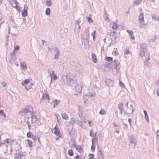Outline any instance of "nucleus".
<instances>
[{
    "mask_svg": "<svg viewBox=\"0 0 159 159\" xmlns=\"http://www.w3.org/2000/svg\"><path fill=\"white\" fill-rule=\"evenodd\" d=\"M97 157L99 159H102L103 158V155L101 150L99 151L97 154Z\"/></svg>",
    "mask_w": 159,
    "mask_h": 159,
    "instance_id": "b1692460",
    "label": "nucleus"
},
{
    "mask_svg": "<svg viewBox=\"0 0 159 159\" xmlns=\"http://www.w3.org/2000/svg\"><path fill=\"white\" fill-rule=\"evenodd\" d=\"M54 51L55 52V54L54 57V59H57L58 58L60 52L58 49L56 47L54 48Z\"/></svg>",
    "mask_w": 159,
    "mask_h": 159,
    "instance_id": "1a4fd4ad",
    "label": "nucleus"
},
{
    "mask_svg": "<svg viewBox=\"0 0 159 159\" xmlns=\"http://www.w3.org/2000/svg\"><path fill=\"white\" fill-rule=\"evenodd\" d=\"M61 80L64 84H67L71 87L75 86L76 84V80L71 79L70 77L66 75H62Z\"/></svg>",
    "mask_w": 159,
    "mask_h": 159,
    "instance_id": "f03ea898",
    "label": "nucleus"
},
{
    "mask_svg": "<svg viewBox=\"0 0 159 159\" xmlns=\"http://www.w3.org/2000/svg\"><path fill=\"white\" fill-rule=\"evenodd\" d=\"M68 153L69 156H71L73 155V151L72 149H70L68 150Z\"/></svg>",
    "mask_w": 159,
    "mask_h": 159,
    "instance_id": "c9c22d12",
    "label": "nucleus"
},
{
    "mask_svg": "<svg viewBox=\"0 0 159 159\" xmlns=\"http://www.w3.org/2000/svg\"><path fill=\"white\" fill-rule=\"evenodd\" d=\"M94 141L95 142H97L98 141L97 138H96V137H95L94 138H93L92 139V143H93Z\"/></svg>",
    "mask_w": 159,
    "mask_h": 159,
    "instance_id": "de8ad7c7",
    "label": "nucleus"
},
{
    "mask_svg": "<svg viewBox=\"0 0 159 159\" xmlns=\"http://www.w3.org/2000/svg\"><path fill=\"white\" fill-rule=\"evenodd\" d=\"M147 48L146 44L144 43L140 44V52L139 55L141 57H143L145 55V51Z\"/></svg>",
    "mask_w": 159,
    "mask_h": 159,
    "instance_id": "7ed1b4c3",
    "label": "nucleus"
},
{
    "mask_svg": "<svg viewBox=\"0 0 159 159\" xmlns=\"http://www.w3.org/2000/svg\"><path fill=\"white\" fill-rule=\"evenodd\" d=\"M130 38L132 40H134V39L135 37H134L133 35H130Z\"/></svg>",
    "mask_w": 159,
    "mask_h": 159,
    "instance_id": "680f3d73",
    "label": "nucleus"
},
{
    "mask_svg": "<svg viewBox=\"0 0 159 159\" xmlns=\"http://www.w3.org/2000/svg\"><path fill=\"white\" fill-rule=\"evenodd\" d=\"M55 116H56V117H57V121H59V119H58V116H59L58 114H55Z\"/></svg>",
    "mask_w": 159,
    "mask_h": 159,
    "instance_id": "0e129e2a",
    "label": "nucleus"
},
{
    "mask_svg": "<svg viewBox=\"0 0 159 159\" xmlns=\"http://www.w3.org/2000/svg\"><path fill=\"white\" fill-rule=\"evenodd\" d=\"M122 125L124 129H126L128 128V126L126 124L123 123L122 124Z\"/></svg>",
    "mask_w": 159,
    "mask_h": 159,
    "instance_id": "8fccbe9b",
    "label": "nucleus"
},
{
    "mask_svg": "<svg viewBox=\"0 0 159 159\" xmlns=\"http://www.w3.org/2000/svg\"><path fill=\"white\" fill-rule=\"evenodd\" d=\"M118 62V61L117 60H115L114 61L112 62V64H113V65L115 64H116V63H117Z\"/></svg>",
    "mask_w": 159,
    "mask_h": 159,
    "instance_id": "69168bd1",
    "label": "nucleus"
},
{
    "mask_svg": "<svg viewBox=\"0 0 159 159\" xmlns=\"http://www.w3.org/2000/svg\"><path fill=\"white\" fill-rule=\"evenodd\" d=\"M50 76L51 77V80H52V79H53L54 80H56L57 78V77L56 74L54 75L53 76H52V73H51L50 74Z\"/></svg>",
    "mask_w": 159,
    "mask_h": 159,
    "instance_id": "2f4dec72",
    "label": "nucleus"
},
{
    "mask_svg": "<svg viewBox=\"0 0 159 159\" xmlns=\"http://www.w3.org/2000/svg\"><path fill=\"white\" fill-rule=\"evenodd\" d=\"M153 19L155 20L159 21V16H157L156 15L152 17Z\"/></svg>",
    "mask_w": 159,
    "mask_h": 159,
    "instance_id": "e433bc0d",
    "label": "nucleus"
},
{
    "mask_svg": "<svg viewBox=\"0 0 159 159\" xmlns=\"http://www.w3.org/2000/svg\"><path fill=\"white\" fill-rule=\"evenodd\" d=\"M89 36V30L88 29H86L84 31L83 37L87 40L88 39Z\"/></svg>",
    "mask_w": 159,
    "mask_h": 159,
    "instance_id": "dca6fc26",
    "label": "nucleus"
},
{
    "mask_svg": "<svg viewBox=\"0 0 159 159\" xmlns=\"http://www.w3.org/2000/svg\"><path fill=\"white\" fill-rule=\"evenodd\" d=\"M99 114L102 115H105L106 113L104 109H101V110L100 111Z\"/></svg>",
    "mask_w": 159,
    "mask_h": 159,
    "instance_id": "72a5a7b5",
    "label": "nucleus"
},
{
    "mask_svg": "<svg viewBox=\"0 0 159 159\" xmlns=\"http://www.w3.org/2000/svg\"><path fill=\"white\" fill-rule=\"evenodd\" d=\"M28 141L30 147H31L32 146V141L29 140H28Z\"/></svg>",
    "mask_w": 159,
    "mask_h": 159,
    "instance_id": "3c124183",
    "label": "nucleus"
},
{
    "mask_svg": "<svg viewBox=\"0 0 159 159\" xmlns=\"http://www.w3.org/2000/svg\"><path fill=\"white\" fill-rule=\"evenodd\" d=\"M96 33V31H94L93 33H92L91 34V35L93 37V39H94L95 38V34Z\"/></svg>",
    "mask_w": 159,
    "mask_h": 159,
    "instance_id": "5fc2aeb1",
    "label": "nucleus"
},
{
    "mask_svg": "<svg viewBox=\"0 0 159 159\" xmlns=\"http://www.w3.org/2000/svg\"><path fill=\"white\" fill-rule=\"evenodd\" d=\"M34 114L33 108L31 106L23 109L18 113L19 117L26 122L29 129L33 126L36 128L41 124L40 120Z\"/></svg>",
    "mask_w": 159,
    "mask_h": 159,
    "instance_id": "f257e3e1",
    "label": "nucleus"
},
{
    "mask_svg": "<svg viewBox=\"0 0 159 159\" xmlns=\"http://www.w3.org/2000/svg\"><path fill=\"white\" fill-rule=\"evenodd\" d=\"M54 134L56 135L57 136H59V137H61V134H60L59 132V129L58 128H57L56 126L54 128Z\"/></svg>",
    "mask_w": 159,
    "mask_h": 159,
    "instance_id": "ddd939ff",
    "label": "nucleus"
},
{
    "mask_svg": "<svg viewBox=\"0 0 159 159\" xmlns=\"http://www.w3.org/2000/svg\"><path fill=\"white\" fill-rule=\"evenodd\" d=\"M76 148L79 152H81L83 151L82 148L80 146H77Z\"/></svg>",
    "mask_w": 159,
    "mask_h": 159,
    "instance_id": "cd10ccee",
    "label": "nucleus"
},
{
    "mask_svg": "<svg viewBox=\"0 0 159 159\" xmlns=\"http://www.w3.org/2000/svg\"><path fill=\"white\" fill-rule=\"evenodd\" d=\"M70 122L72 124H73L75 123L76 120L74 118H71Z\"/></svg>",
    "mask_w": 159,
    "mask_h": 159,
    "instance_id": "603ef678",
    "label": "nucleus"
},
{
    "mask_svg": "<svg viewBox=\"0 0 159 159\" xmlns=\"http://www.w3.org/2000/svg\"><path fill=\"white\" fill-rule=\"evenodd\" d=\"M88 122L89 124V125L91 127V126H92L93 125V124L91 125V120H88Z\"/></svg>",
    "mask_w": 159,
    "mask_h": 159,
    "instance_id": "bf43d9fd",
    "label": "nucleus"
},
{
    "mask_svg": "<svg viewBox=\"0 0 159 159\" xmlns=\"http://www.w3.org/2000/svg\"><path fill=\"white\" fill-rule=\"evenodd\" d=\"M30 82V80L29 79H25L24 81H23L22 82V84L23 85H25L27 84L28 83Z\"/></svg>",
    "mask_w": 159,
    "mask_h": 159,
    "instance_id": "bb28decb",
    "label": "nucleus"
},
{
    "mask_svg": "<svg viewBox=\"0 0 159 159\" xmlns=\"http://www.w3.org/2000/svg\"><path fill=\"white\" fill-rule=\"evenodd\" d=\"M143 112H144V114L145 117L146 119V120L148 122L149 119H148V116L147 113V112L146 111H145V110H144L143 111Z\"/></svg>",
    "mask_w": 159,
    "mask_h": 159,
    "instance_id": "393cba45",
    "label": "nucleus"
},
{
    "mask_svg": "<svg viewBox=\"0 0 159 159\" xmlns=\"http://www.w3.org/2000/svg\"><path fill=\"white\" fill-rule=\"evenodd\" d=\"M143 14L142 13H141L139 16V20L140 23H141L142 24H143L144 22V19L143 17Z\"/></svg>",
    "mask_w": 159,
    "mask_h": 159,
    "instance_id": "f3484780",
    "label": "nucleus"
},
{
    "mask_svg": "<svg viewBox=\"0 0 159 159\" xmlns=\"http://www.w3.org/2000/svg\"><path fill=\"white\" fill-rule=\"evenodd\" d=\"M60 101L59 100H57V99H55L54 100V105H53V107H56L58 105V104L60 102Z\"/></svg>",
    "mask_w": 159,
    "mask_h": 159,
    "instance_id": "6ab92c4d",
    "label": "nucleus"
},
{
    "mask_svg": "<svg viewBox=\"0 0 159 159\" xmlns=\"http://www.w3.org/2000/svg\"><path fill=\"white\" fill-rule=\"evenodd\" d=\"M108 15L107 14L105 13L103 15V17L105 20H106L107 21L109 22V19L108 18Z\"/></svg>",
    "mask_w": 159,
    "mask_h": 159,
    "instance_id": "c85d7f7f",
    "label": "nucleus"
},
{
    "mask_svg": "<svg viewBox=\"0 0 159 159\" xmlns=\"http://www.w3.org/2000/svg\"><path fill=\"white\" fill-rule=\"evenodd\" d=\"M11 4L13 7L17 9L18 7V5L19 4V3L16 0L12 1L11 2Z\"/></svg>",
    "mask_w": 159,
    "mask_h": 159,
    "instance_id": "4468645a",
    "label": "nucleus"
},
{
    "mask_svg": "<svg viewBox=\"0 0 159 159\" xmlns=\"http://www.w3.org/2000/svg\"><path fill=\"white\" fill-rule=\"evenodd\" d=\"M89 156H91V157H90V158H89V159H93L94 158V155L93 154H89Z\"/></svg>",
    "mask_w": 159,
    "mask_h": 159,
    "instance_id": "4d7b16f0",
    "label": "nucleus"
},
{
    "mask_svg": "<svg viewBox=\"0 0 159 159\" xmlns=\"http://www.w3.org/2000/svg\"><path fill=\"white\" fill-rule=\"evenodd\" d=\"M139 0H134L133 2L134 4L135 5H137L139 4Z\"/></svg>",
    "mask_w": 159,
    "mask_h": 159,
    "instance_id": "49530a36",
    "label": "nucleus"
},
{
    "mask_svg": "<svg viewBox=\"0 0 159 159\" xmlns=\"http://www.w3.org/2000/svg\"><path fill=\"white\" fill-rule=\"evenodd\" d=\"M119 80V84L120 85V86L121 87V88H125V86L123 83L121 81H120V80Z\"/></svg>",
    "mask_w": 159,
    "mask_h": 159,
    "instance_id": "ea45409f",
    "label": "nucleus"
},
{
    "mask_svg": "<svg viewBox=\"0 0 159 159\" xmlns=\"http://www.w3.org/2000/svg\"><path fill=\"white\" fill-rule=\"evenodd\" d=\"M117 28L118 26L116 25V24L115 22H113V25L112 27V29H116Z\"/></svg>",
    "mask_w": 159,
    "mask_h": 159,
    "instance_id": "58836bf2",
    "label": "nucleus"
},
{
    "mask_svg": "<svg viewBox=\"0 0 159 159\" xmlns=\"http://www.w3.org/2000/svg\"><path fill=\"white\" fill-rule=\"evenodd\" d=\"M50 10L49 8H47L46 9L45 11V14L47 15H50Z\"/></svg>",
    "mask_w": 159,
    "mask_h": 159,
    "instance_id": "473e14b6",
    "label": "nucleus"
},
{
    "mask_svg": "<svg viewBox=\"0 0 159 159\" xmlns=\"http://www.w3.org/2000/svg\"><path fill=\"white\" fill-rule=\"evenodd\" d=\"M2 84L3 85V86L4 87H5L7 85V84L5 82H4L3 81L2 82Z\"/></svg>",
    "mask_w": 159,
    "mask_h": 159,
    "instance_id": "338daca9",
    "label": "nucleus"
},
{
    "mask_svg": "<svg viewBox=\"0 0 159 159\" xmlns=\"http://www.w3.org/2000/svg\"><path fill=\"white\" fill-rule=\"evenodd\" d=\"M61 116L62 118L66 120L69 119V117L66 113H62Z\"/></svg>",
    "mask_w": 159,
    "mask_h": 159,
    "instance_id": "412c9836",
    "label": "nucleus"
},
{
    "mask_svg": "<svg viewBox=\"0 0 159 159\" xmlns=\"http://www.w3.org/2000/svg\"><path fill=\"white\" fill-rule=\"evenodd\" d=\"M31 88H32V87H31V86H30V85L28 87H27V86H25V89L27 91H28L29 90V89H31Z\"/></svg>",
    "mask_w": 159,
    "mask_h": 159,
    "instance_id": "864d4df0",
    "label": "nucleus"
},
{
    "mask_svg": "<svg viewBox=\"0 0 159 159\" xmlns=\"http://www.w3.org/2000/svg\"><path fill=\"white\" fill-rule=\"evenodd\" d=\"M86 18L87 20L89 23H92L93 22V20L91 17L87 16L86 17Z\"/></svg>",
    "mask_w": 159,
    "mask_h": 159,
    "instance_id": "a19ab883",
    "label": "nucleus"
},
{
    "mask_svg": "<svg viewBox=\"0 0 159 159\" xmlns=\"http://www.w3.org/2000/svg\"><path fill=\"white\" fill-rule=\"evenodd\" d=\"M117 106L118 109L120 110V114H122L123 113V111H124V113L125 114H126V113L125 111H124L123 109V104L122 103H119L118 104Z\"/></svg>",
    "mask_w": 159,
    "mask_h": 159,
    "instance_id": "9d476101",
    "label": "nucleus"
},
{
    "mask_svg": "<svg viewBox=\"0 0 159 159\" xmlns=\"http://www.w3.org/2000/svg\"><path fill=\"white\" fill-rule=\"evenodd\" d=\"M114 67H115L117 69L118 66H119V63L118 62H117V63L115 64H114Z\"/></svg>",
    "mask_w": 159,
    "mask_h": 159,
    "instance_id": "6e6d98bb",
    "label": "nucleus"
},
{
    "mask_svg": "<svg viewBox=\"0 0 159 159\" xmlns=\"http://www.w3.org/2000/svg\"><path fill=\"white\" fill-rule=\"evenodd\" d=\"M95 145L92 143V145L91 147V150L93 152L95 150Z\"/></svg>",
    "mask_w": 159,
    "mask_h": 159,
    "instance_id": "79ce46f5",
    "label": "nucleus"
},
{
    "mask_svg": "<svg viewBox=\"0 0 159 159\" xmlns=\"http://www.w3.org/2000/svg\"><path fill=\"white\" fill-rule=\"evenodd\" d=\"M21 66L22 69H26V67H27L26 65L24 62H23L21 63ZM26 70V69H25V70Z\"/></svg>",
    "mask_w": 159,
    "mask_h": 159,
    "instance_id": "c756f323",
    "label": "nucleus"
},
{
    "mask_svg": "<svg viewBox=\"0 0 159 159\" xmlns=\"http://www.w3.org/2000/svg\"><path fill=\"white\" fill-rule=\"evenodd\" d=\"M156 135L157 137L159 136V130H157L156 132Z\"/></svg>",
    "mask_w": 159,
    "mask_h": 159,
    "instance_id": "774afa93",
    "label": "nucleus"
},
{
    "mask_svg": "<svg viewBox=\"0 0 159 159\" xmlns=\"http://www.w3.org/2000/svg\"><path fill=\"white\" fill-rule=\"evenodd\" d=\"M2 15L0 13V28H2L3 27L4 25L3 23L5 22L3 20L2 21Z\"/></svg>",
    "mask_w": 159,
    "mask_h": 159,
    "instance_id": "5701e85b",
    "label": "nucleus"
},
{
    "mask_svg": "<svg viewBox=\"0 0 159 159\" xmlns=\"http://www.w3.org/2000/svg\"><path fill=\"white\" fill-rule=\"evenodd\" d=\"M80 23V20H79L75 24L74 31L76 34L78 33L80 31V26L79 25Z\"/></svg>",
    "mask_w": 159,
    "mask_h": 159,
    "instance_id": "0eeeda50",
    "label": "nucleus"
},
{
    "mask_svg": "<svg viewBox=\"0 0 159 159\" xmlns=\"http://www.w3.org/2000/svg\"><path fill=\"white\" fill-rule=\"evenodd\" d=\"M127 32L129 34V36L131 35H133V32L132 30H127Z\"/></svg>",
    "mask_w": 159,
    "mask_h": 159,
    "instance_id": "c03bdc74",
    "label": "nucleus"
},
{
    "mask_svg": "<svg viewBox=\"0 0 159 159\" xmlns=\"http://www.w3.org/2000/svg\"><path fill=\"white\" fill-rule=\"evenodd\" d=\"M75 123L77 124L78 125L80 126L82 124V123L81 121L77 120H76Z\"/></svg>",
    "mask_w": 159,
    "mask_h": 159,
    "instance_id": "09e8293b",
    "label": "nucleus"
},
{
    "mask_svg": "<svg viewBox=\"0 0 159 159\" xmlns=\"http://www.w3.org/2000/svg\"><path fill=\"white\" fill-rule=\"evenodd\" d=\"M20 48L19 47L18 45H16L14 47V49L16 50H18Z\"/></svg>",
    "mask_w": 159,
    "mask_h": 159,
    "instance_id": "13d9d810",
    "label": "nucleus"
},
{
    "mask_svg": "<svg viewBox=\"0 0 159 159\" xmlns=\"http://www.w3.org/2000/svg\"><path fill=\"white\" fill-rule=\"evenodd\" d=\"M124 52L125 54H130V52H129L128 48H127L126 49H124Z\"/></svg>",
    "mask_w": 159,
    "mask_h": 159,
    "instance_id": "4c0bfd02",
    "label": "nucleus"
},
{
    "mask_svg": "<svg viewBox=\"0 0 159 159\" xmlns=\"http://www.w3.org/2000/svg\"><path fill=\"white\" fill-rule=\"evenodd\" d=\"M45 2L46 5L48 7L51 6L52 4L51 0H46Z\"/></svg>",
    "mask_w": 159,
    "mask_h": 159,
    "instance_id": "4be33fe9",
    "label": "nucleus"
},
{
    "mask_svg": "<svg viewBox=\"0 0 159 159\" xmlns=\"http://www.w3.org/2000/svg\"><path fill=\"white\" fill-rule=\"evenodd\" d=\"M91 56L92 61L94 63H97V59L96 55L94 53H93L92 54Z\"/></svg>",
    "mask_w": 159,
    "mask_h": 159,
    "instance_id": "a211bd4d",
    "label": "nucleus"
},
{
    "mask_svg": "<svg viewBox=\"0 0 159 159\" xmlns=\"http://www.w3.org/2000/svg\"><path fill=\"white\" fill-rule=\"evenodd\" d=\"M105 59L106 61H110L112 60V58L109 57H105Z\"/></svg>",
    "mask_w": 159,
    "mask_h": 159,
    "instance_id": "f704fd0d",
    "label": "nucleus"
},
{
    "mask_svg": "<svg viewBox=\"0 0 159 159\" xmlns=\"http://www.w3.org/2000/svg\"><path fill=\"white\" fill-rule=\"evenodd\" d=\"M27 136L28 137H30L31 138V137H34V135L32 134L30 132H28L27 133Z\"/></svg>",
    "mask_w": 159,
    "mask_h": 159,
    "instance_id": "a18cd8bd",
    "label": "nucleus"
},
{
    "mask_svg": "<svg viewBox=\"0 0 159 159\" xmlns=\"http://www.w3.org/2000/svg\"><path fill=\"white\" fill-rule=\"evenodd\" d=\"M80 126L84 129H85L86 128L85 126L83 123Z\"/></svg>",
    "mask_w": 159,
    "mask_h": 159,
    "instance_id": "052dcab7",
    "label": "nucleus"
},
{
    "mask_svg": "<svg viewBox=\"0 0 159 159\" xmlns=\"http://www.w3.org/2000/svg\"><path fill=\"white\" fill-rule=\"evenodd\" d=\"M93 86L98 89L101 88V85L100 82L99 81H95L93 83Z\"/></svg>",
    "mask_w": 159,
    "mask_h": 159,
    "instance_id": "f8f14e48",
    "label": "nucleus"
},
{
    "mask_svg": "<svg viewBox=\"0 0 159 159\" xmlns=\"http://www.w3.org/2000/svg\"><path fill=\"white\" fill-rule=\"evenodd\" d=\"M116 33V31L113 30L112 32L111 31L110 33V37H113L114 34Z\"/></svg>",
    "mask_w": 159,
    "mask_h": 159,
    "instance_id": "37998d69",
    "label": "nucleus"
},
{
    "mask_svg": "<svg viewBox=\"0 0 159 159\" xmlns=\"http://www.w3.org/2000/svg\"><path fill=\"white\" fill-rule=\"evenodd\" d=\"M11 139H7L4 140V142H3V145H6V147H8V148L7 149V150L6 152H8V150H10L11 152L12 151V150L11 149Z\"/></svg>",
    "mask_w": 159,
    "mask_h": 159,
    "instance_id": "20e7f679",
    "label": "nucleus"
},
{
    "mask_svg": "<svg viewBox=\"0 0 159 159\" xmlns=\"http://www.w3.org/2000/svg\"><path fill=\"white\" fill-rule=\"evenodd\" d=\"M75 88L74 89V92L75 94H77L80 93L82 89V86L80 84H75L74 86Z\"/></svg>",
    "mask_w": 159,
    "mask_h": 159,
    "instance_id": "423d86ee",
    "label": "nucleus"
},
{
    "mask_svg": "<svg viewBox=\"0 0 159 159\" xmlns=\"http://www.w3.org/2000/svg\"><path fill=\"white\" fill-rule=\"evenodd\" d=\"M73 159H80V156L79 155H77L75 156Z\"/></svg>",
    "mask_w": 159,
    "mask_h": 159,
    "instance_id": "e2e57ef3",
    "label": "nucleus"
},
{
    "mask_svg": "<svg viewBox=\"0 0 159 159\" xmlns=\"http://www.w3.org/2000/svg\"><path fill=\"white\" fill-rule=\"evenodd\" d=\"M47 99L48 102H49L50 98L49 97L48 94H43L42 98L41 99L40 102H43L44 99Z\"/></svg>",
    "mask_w": 159,
    "mask_h": 159,
    "instance_id": "9b49d317",
    "label": "nucleus"
},
{
    "mask_svg": "<svg viewBox=\"0 0 159 159\" xmlns=\"http://www.w3.org/2000/svg\"><path fill=\"white\" fill-rule=\"evenodd\" d=\"M105 82V84L107 86L112 87L113 85V82L110 79H107Z\"/></svg>",
    "mask_w": 159,
    "mask_h": 159,
    "instance_id": "2eb2a0df",
    "label": "nucleus"
},
{
    "mask_svg": "<svg viewBox=\"0 0 159 159\" xmlns=\"http://www.w3.org/2000/svg\"><path fill=\"white\" fill-rule=\"evenodd\" d=\"M149 59V57H148V59H147L146 58V59L144 61V65L148 67H149L150 66V64L148 62V60Z\"/></svg>",
    "mask_w": 159,
    "mask_h": 159,
    "instance_id": "aec40b11",
    "label": "nucleus"
},
{
    "mask_svg": "<svg viewBox=\"0 0 159 159\" xmlns=\"http://www.w3.org/2000/svg\"><path fill=\"white\" fill-rule=\"evenodd\" d=\"M129 107H128V108H127L128 111L129 112H130L131 110V113H132L134 111V110L133 109L132 107V104H130L129 105Z\"/></svg>",
    "mask_w": 159,
    "mask_h": 159,
    "instance_id": "a878e982",
    "label": "nucleus"
},
{
    "mask_svg": "<svg viewBox=\"0 0 159 159\" xmlns=\"http://www.w3.org/2000/svg\"><path fill=\"white\" fill-rule=\"evenodd\" d=\"M0 116H4L5 118L6 117V115L3 112V110H0Z\"/></svg>",
    "mask_w": 159,
    "mask_h": 159,
    "instance_id": "7c9ffc66",
    "label": "nucleus"
},
{
    "mask_svg": "<svg viewBox=\"0 0 159 159\" xmlns=\"http://www.w3.org/2000/svg\"><path fill=\"white\" fill-rule=\"evenodd\" d=\"M28 7L26 5H25L24 7V9L22 11V15L23 17L26 16L28 15L27 10L28 9Z\"/></svg>",
    "mask_w": 159,
    "mask_h": 159,
    "instance_id": "6e6552de",
    "label": "nucleus"
},
{
    "mask_svg": "<svg viewBox=\"0 0 159 159\" xmlns=\"http://www.w3.org/2000/svg\"><path fill=\"white\" fill-rule=\"evenodd\" d=\"M128 138L130 144H133L134 148L136 145L137 141L136 139L134 138V136L132 135H129Z\"/></svg>",
    "mask_w": 159,
    "mask_h": 159,
    "instance_id": "39448f33",
    "label": "nucleus"
}]
</instances>
